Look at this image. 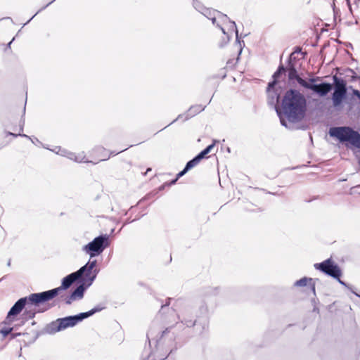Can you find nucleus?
<instances>
[{
	"label": "nucleus",
	"mask_w": 360,
	"mask_h": 360,
	"mask_svg": "<svg viewBox=\"0 0 360 360\" xmlns=\"http://www.w3.org/2000/svg\"><path fill=\"white\" fill-rule=\"evenodd\" d=\"M285 71L286 68L282 64H281L278 66L277 70L274 73L273 78L274 79H278L281 76V75L285 72Z\"/></svg>",
	"instance_id": "nucleus-23"
},
{
	"label": "nucleus",
	"mask_w": 360,
	"mask_h": 360,
	"mask_svg": "<svg viewBox=\"0 0 360 360\" xmlns=\"http://www.w3.org/2000/svg\"><path fill=\"white\" fill-rule=\"evenodd\" d=\"M200 313L202 314H205L207 311V308L205 305L204 304H202L200 307Z\"/></svg>",
	"instance_id": "nucleus-34"
},
{
	"label": "nucleus",
	"mask_w": 360,
	"mask_h": 360,
	"mask_svg": "<svg viewBox=\"0 0 360 360\" xmlns=\"http://www.w3.org/2000/svg\"><path fill=\"white\" fill-rule=\"evenodd\" d=\"M221 30L222 31L225 37L221 39V41L219 44V46L220 48H223L225 45H226L229 43L232 37V34L234 32H232V30H228V32H226L224 27H221Z\"/></svg>",
	"instance_id": "nucleus-19"
},
{
	"label": "nucleus",
	"mask_w": 360,
	"mask_h": 360,
	"mask_svg": "<svg viewBox=\"0 0 360 360\" xmlns=\"http://www.w3.org/2000/svg\"><path fill=\"white\" fill-rule=\"evenodd\" d=\"M105 308V304H99L88 311L82 312L73 316L58 318L47 325L46 328V332L50 334H54L57 332L65 330L68 328L74 327L84 319L93 316L97 312L101 311Z\"/></svg>",
	"instance_id": "nucleus-3"
},
{
	"label": "nucleus",
	"mask_w": 360,
	"mask_h": 360,
	"mask_svg": "<svg viewBox=\"0 0 360 360\" xmlns=\"http://www.w3.org/2000/svg\"><path fill=\"white\" fill-rule=\"evenodd\" d=\"M98 272L99 270L94 268L91 273L86 274L84 277L77 283L79 285L77 288L71 292V298L75 300H82L84 297V292L92 285Z\"/></svg>",
	"instance_id": "nucleus-10"
},
{
	"label": "nucleus",
	"mask_w": 360,
	"mask_h": 360,
	"mask_svg": "<svg viewBox=\"0 0 360 360\" xmlns=\"http://www.w3.org/2000/svg\"><path fill=\"white\" fill-rule=\"evenodd\" d=\"M172 124V123L171 122V123H169L168 125H166V127H163V129H166V127H168V126L171 125Z\"/></svg>",
	"instance_id": "nucleus-52"
},
{
	"label": "nucleus",
	"mask_w": 360,
	"mask_h": 360,
	"mask_svg": "<svg viewBox=\"0 0 360 360\" xmlns=\"http://www.w3.org/2000/svg\"><path fill=\"white\" fill-rule=\"evenodd\" d=\"M147 338H148V339H149V334L148 333L147 334ZM149 343H150V341H149Z\"/></svg>",
	"instance_id": "nucleus-59"
},
{
	"label": "nucleus",
	"mask_w": 360,
	"mask_h": 360,
	"mask_svg": "<svg viewBox=\"0 0 360 360\" xmlns=\"http://www.w3.org/2000/svg\"><path fill=\"white\" fill-rule=\"evenodd\" d=\"M216 140H214L213 143L209 146H207L205 149H203L201 152H200L197 156L199 158L200 160L204 159L206 155L211 152L212 149L214 147Z\"/></svg>",
	"instance_id": "nucleus-20"
},
{
	"label": "nucleus",
	"mask_w": 360,
	"mask_h": 360,
	"mask_svg": "<svg viewBox=\"0 0 360 360\" xmlns=\"http://www.w3.org/2000/svg\"><path fill=\"white\" fill-rule=\"evenodd\" d=\"M13 330V328L8 327V328H3L0 330V333L4 336L6 337L8 335H9Z\"/></svg>",
	"instance_id": "nucleus-25"
},
{
	"label": "nucleus",
	"mask_w": 360,
	"mask_h": 360,
	"mask_svg": "<svg viewBox=\"0 0 360 360\" xmlns=\"http://www.w3.org/2000/svg\"><path fill=\"white\" fill-rule=\"evenodd\" d=\"M349 71H350L351 72H352L353 74H354V72L352 69H349Z\"/></svg>",
	"instance_id": "nucleus-54"
},
{
	"label": "nucleus",
	"mask_w": 360,
	"mask_h": 360,
	"mask_svg": "<svg viewBox=\"0 0 360 360\" xmlns=\"http://www.w3.org/2000/svg\"><path fill=\"white\" fill-rule=\"evenodd\" d=\"M219 288H209L208 289L206 290V291L205 292V296L216 295L219 293Z\"/></svg>",
	"instance_id": "nucleus-24"
},
{
	"label": "nucleus",
	"mask_w": 360,
	"mask_h": 360,
	"mask_svg": "<svg viewBox=\"0 0 360 360\" xmlns=\"http://www.w3.org/2000/svg\"><path fill=\"white\" fill-rule=\"evenodd\" d=\"M287 70L289 80L295 79L300 84V82L301 81L300 79H303L299 76L297 69L291 60H289L288 62Z\"/></svg>",
	"instance_id": "nucleus-15"
},
{
	"label": "nucleus",
	"mask_w": 360,
	"mask_h": 360,
	"mask_svg": "<svg viewBox=\"0 0 360 360\" xmlns=\"http://www.w3.org/2000/svg\"><path fill=\"white\" fill-rule=\"evenodd\" d=\"M28 302V296L20 298L12 306L7 314V316L4 321L6 324H11L14 321L15 316L19 315L22 311L25 309Z\"/></svg>",
	"instance_id": "nucleus-12"
},
{
	"label": "nucleus",
	"mask_w": 360,
	"mask_h": 360,
	"mask_svg": "<svg viewBox=\"0 0 360 360\" xmlns=\"http://www.w3.org/2000/svg\"><path fill=\"white\" fill-rule=\"evenodd\" d=\"M330 136L335 138L347 148L351 146L360 149V134L349 126L333 127L329 129Z\"/></svg>",
	"instance_id": "nucleus-5"
},
{
	"label": "nucleus",
	"mask_w": 360,
	"mask_h": 360,
	"mask_svg": "<svg viewBox=\"0 0 360 360\" xmlns=\"http://www.w3.org/2000/svg\"><path fill=\"white\" fill-rule=\"evenodd\" d=\"M233 64H234V63H233V60H231V59H230V60H229L227 61V65H233Z\"/></svg>",
	"instance_id": "nucleus-42"
},
{
	"label": "nucleus",
	"mask_w": 360,
	"mask_h": 360,
	"mask_svg": "<svg viewBox=\"0 0 360 360\" xmlns=\"http://www.w3.org/2000/svg\"><path fill=\"white\" fill-rule=\"evenodd\" d=\"M171 300V298L167 299V302H166V304L162 305L160 311H162L165 307H168L169 305Z\"/></svg>",
	"instance_id": "nucleus-36"
},
{
	"label": "nucleus",
	"mask_w": 360,
	"mask_h": 360,
	"mask_svg": "<svg viewBox=\"0 0 360 360\" xmlns=\"http://www.w3.org/2000/svg\"><path fill=\"white\" fill-rule=\"evenodd\" d=\"M23 128H24V126L20 125V133L23 131Z\"/></svg>",
	"instance_id": "nucleus-47"
},
{
	"label": "nucleus",
	"mask_w": 360,
	"mask_h": 360,
	"mask_svg": "<svg viewBox=\"0 0 360 360\" xmlns=\"http://www.w3.org/2000/svg\"><path fill=\"white\" fill-rule=\"evenodd\" d=\"M10 264H11V261H8V266H9Z\"/></svg>",
	"instance_id": "nucleus-60"
},
{
	"label": "nucleus",
	"mask_w": 360,
	"mask_h": 360,
	"mask_svg": "<svg viewBox=\"0 0 360 360\" xmlns=\"http://www.w3.org/2000/svg\"><path fill=\"white\" fill-rule=\"evenodd\" d=\"M64 150H65L64 149H63V150H61V149L60 148V155H63V156L67 157V153H64V152H63Z\"/></svg>",
	"instance_id": "nucleus-41"
},
{
	"label": "nucleus",
	"mask_w": 360,
	"mask_h": 360,
	"mask_svg": "<svg viewBox=\"0 0 360 360\" xmlns=\"http://www.w3.org/2000/svg\"><path fill=\"white\" fill-rule=\"evenodd\" d=\"M277 82H278L277 79H274L272 82H269L268 84L266 91L276 90L275 86L277 84Z\"/></svg>",
	"instance_id": "nucleus-27"
},
{
	"label": "nucleus",
	"mask_w": 360,
	"mask_h": 360,
	"mask_svg": "<svg viewBox=\"0 0 360 360\" xmlns=\"http://www.w3.org/2000/svg\"><path fill=\"white\" fill-rule=\"evenodd\" d=\"M217 18H218L219 23L221 25L229 22L230 24L229 30H232V32H234L236 34V43L238 44V46H239L238 56L236 59V62H237L239 59V56L240 55L242 50H243L242 45H243V46L245 45L244 41H240L239 39L238 30L237 29L236 24L234 21L231 20L230 18L226 14H224V13H221L220 11H219L217 13Z\"/></svg>",
	"instance_id": "nucleus-13"
},
{
	"label": "nucleus",
	"mask_w": 360,
	"mask_h": 360,
	"mask_svg": "<svg viewBox=\"0 0 360 360\" xmlns=\"http://www.w3.org/2000/svg\"><path fill=\"white\" fill-rule=\"evenodd\" d=\"M172 124V123L171 122V123H169L168 125H166V127H163V129H166V127H168V126L171 125Z\"/></svg>",
	"instance_id": "nucleus-51"
},
{
	"label": "nucleus",
	"mask_w": 360,
	"mask_h": 360,
	"mask_svg": "<svg viewBox=\"0 0 360 360\" xmlns=\"http://www.w3.org/2000/svg\"><path fill=\"white\" fill-rule=\"evenodd\" d=\"M188 171V169H186V167H184L183 170H181V172H179L177 174V175H176V178H177V179H179L180 177L183 176H184V174H185Z\"/></svg>",
	"instance_id": "nucleus-32"
},
{
	"label": "nucleus",
	"mask_w": 360,
	"mask_h": 360,
	"mask_svg": "<svg viewBox=\"0 0 360 360\" xmlns=\"http://www.w3.org/2000/svg\"><path fill=\"white\" fill-rule=\"evenodd\" d=\"M97 264V261L96 259L89 260L84 266L80 267L77 271L68 274L65 276L61 281V285L49 290L43 291L44 293L42 297L48 298L50 301L56 297L62 290H65L68 289L74 283H79L82 278L84 277V275L88 273H91L92 269H94Z\"/></svg>",
	"instance_id": "nucleus-2"
},
{
	"label": "nucleus",
	"mask_w": 360,
	"mask_h": 360,
	"mask_svg": "<svg viewBox=\"0 0 360 360\" xmlns=\"http://www.w3.org/2000/svg\"><path fill=\"white\" fill-rule=\"evenodd\" d=\"M178 179L177 178H175L174 179H172L170 182H167V185L168 186H171V185H174L176 184V182L177 181Z\"/></svg>",
	"instance_id": "nucleus-38"
},
{
	"label": "nucleus",
	"mask_w": 360,
	"mask_h": 360,
	"mask_svg": "<svg viewBox=\"0 0 360 360\" xmlns=\"http://www.w3.org/2000/svg\"><path fill=\"white\" fill-rule=\"evenodd\" d=\"M55 0H52L51 1H50L49 4H47L46 6H44V7H42L41 9H39L29 20H27V22H25L24 24V25H27V23H29L39 12H41V11H43L44 9H45L46 7H48L50 4H51Z\"/></svg>",
	"instance_id": "nucleus-28"
},
{
	"label": "nucleus",
	"mask_w": 360,
	"mask_h": 360,
	"mask_svg": "<svg viewBox=\"0 0 360 360\" xmlns=\"http://www.w3.org/2000/svg\"><path fill=\"white\" fill-rule=\"evenodd\" d=\"M25 106L24 107V109H23V115H25Z\"/></svg>",
	"instance_id": "nucleus-55"
},
{
	"label": "nucleus",
	"mask_w": 360,
	"mask_h": 360,
	"mask_svg": "<svg viewBox=\"0 0 360 360\" xmlns=\"http://www.w3.org/2000/svg\"><path fill=\"white\" fill-rule=\"evenodd\" d=\"M21 335V333H16V334H12V335H11V339H13V338H15L16 336H18V335Z\"/></svg>",
	"instance_id": "nucleus-43"
},
{
	"label": "nucleus",
	"mask_w": 360,
	"mask_h": 360,
	"mask_svg": "<svg viewBox=\"0 0 360 360\" xmlns=\"http://www.w3.org/2000/svg\"><path fill=\"white\" fill-rule=\"evenodd\" d=\"M36 141H38V139H36V140H32V142H36Z\"/></svg>",
	"instance_id": "nucleus-56"
},
{
	"label": "nucleus",
	"mask_w": 360,
	"mask_h": 360,
	"mask_svg": "<svg viewBox=\"0 0 360 360\" xmlns=\"http://www.w3.org/2000/svg\"><path fill=\"white\" fill-rule=\"evenodd\" d=\"M276 111L280 117V122H281V125L286 128L290 129V127H288V125L287 121L281 117V112H278V110H276Z\"/></svg>",
	"instance_id": "nucleus-31"
},
{
	"label": "nucleus",
	"mask_w": 360,
	"mask_h": 360,
	"mask_svg": "<svg viewBox=\"0 0 360 360\" xmlns=\"http://www.w3.org/2000/svg\"><path fill=\"white\" fill-rule=\"evenodd\" d=\"M335 279H336V280H338V281L341 285H344V286H345V287H348L347 284L345 282H344L343 281H342V280L340 279V277H339V278H335Z\"/></svg>",
	"instance_id": "nucleus-37"
},
{
	"label": "nucleus",
	"mask_w": 360,
	"mask_h": 360,
	"mask_svg": "<svg viewBox=\"0 0 360 360\" xmlns=\"http://www.w3.org/2000/svg\"><path fill=\"white\" fill-rule=\"evenodd\" d=\"M356 79H359L360 80V77L352 76V80H356Z\"/></svg>",
	"instance_id": "nucleus-46"
},
{
	"label": "nucleus",
	"mask_w": 360,
	"mask_h": 360,
	"mask_svg": "<svg viewBox=\"0 0 360 360\" xmlns=\"http://www.w3.org/2000/svg\"><path fill=\"white\" fill-rule=\"evenodd\" d=\"M314 266L316 270L333 278H339L342 276V271L340 266L332 258H328L320 263H316Z\"/></svg>",
	"instance_id": "nucleus-11"
},
{
	"label": "nucleus",
	"mask_w": 360,
	"mask_h": 360,
	"mask_svg": "<svg viewBox=\"0 0 360 360\" xmlns=\"http://www.w3.org/2000/svg\"><path fill=\"white\" fill-rule=\"evenodd\" d=\"M316 281H318V279L313 280L311 278H308L307 277H303L301 279L296 281L294 283V286H295V287H304V286H306L307 285L309 281V282H312L313 281V283H310V286H311V288L312 291L314 292H315V282H316Z\"/></svg>",
	"instance_id": "nucleus-17"
},
{
	"label": "nucleus",
	"mask_w": 360,
	"mask_h": 360,
	"mask_svg": "<svg viewBox=\"0 0 360 360\" xmlns=\"http://www.w3.org/2000/svg\"><path fill=\"white\" fill-rule=\"evenodd\" d=\"M279 94L276 90L267 91V102L269 105L276 107L279 102Z\"/></svg>",
	"instance_id": "nucleus-16"
},
{
	"label": "nucleus",
	"mask_w": 360,
	"mask_h": 360,
	"mask_svg": "<svg viewBox=\"0 0 360 360\" xmlns=\"http://www.w3.org/2000/svg\"><path fill=\"white\" fill-rule=\"evenodd\" d=\"M73 301H75V300L71 298V295L65 298V302L66 304H70Z\"/></svg>",
	"instance_id": "nucleus-33"
},
{
	"label": "nucleus",
	"mask_w": 360,
	"mask_h": 360,
	"mask_svg": "<svg viewBox=\"0 0 360 360\" xmlns=\"http://www.w3.org/2000/svg\"><path fill=\"white\" fill-rule=\"evenodd\" d=\"M352 94L354 96H356L360 100V91L357 89H353Z\"/></svg>",
	"instance_id": "nucleus-35"
},
{
	"label": "nucleus",
	"mask_w": 360,
	"mask_h": 360,
	"mask_svg": "<svg viewBox=\"0 0 360 360\" xmlns=\"http://www.w3.org/2000/svg\"><path fill=\"white\" fill-rule=\"evenodd\" d=\"M193 6L194 8L198 11L199 12L201 13V11H203V8H205L201 4L200 2L198 1H195V0H193Z\"/></svg>",
	"instance_id": "nucleus-26"
},
{
	"label": "nucleus",
	"mask_w": 360,
	"mask_h": 360,
	"mask_svg": "<svg viewBox=\"0 0 360 360\" xmlns=\"http://www.w3.org/2000/svg\"><path fill=\"white\" fill-rule=\"evenodd\" d=\"M110 155H108V156L105 157V158H104L103 159H102L101 160H108V159L110 158Z\"/></svg>",
	"instance_id": "nucleus-50"
},
{
	"label": "nucleus",
	"mask_w": 360,
	"mask_h": 360,
	"mask_svg": "<svg viewBox=\"0 0 360 360\" xmlns=\"http://www.w3.org/2000/svg\"><path fill=\"white\" fill-rule=\"evenodd\" d=\"M110 236L108 234H101L94 238L93 240L84 245L82 250L90 257L89 260L93 257L99 256L103 252L110 246Z\"/></svg>",
	"instance_id": "nucleus-6"
},
{
	"label": "nucleus",
	"mask_w": 360,
	"mask_h": 360,
	"mask_svg": "<svg viewBox=\"0 0 360 360\" xmlns=\"http://www.w3.org/2000/svg\"><path fill=\"white\" fill-rule=\"evenodd\" d=\"M191 309L188 306H186L181 313V318L177 316L179 319H181V322L186 326L187 327H194L195 333L198 335H201L208 328V319L206 316H202L197 319H188V313Z\"/></svg>",
	"instance_id": "nucleus-8"
},
{
	"label": "nucleus",
	"mask_w": 360,
	"mask_h": 360,
	"mask_svg": "<svg viewBox=\"0 0 360 360\" xmlns=\"http://www.w3.org/2000/svg\"><path fill=\"white\" fill-rule=\"evenodd\" d=\"M44 293L36 292L28 295L27 305L22 314V322L32 319L37 314L44 313L53 307V304H47L48 298L42 297Z\"/></svg>",
	"instance_id": "nucleus-4"
},
{
	"label": "nucleus",
	"mask_w": 360,
	"mask_h": 360,
	"mask_svg": "<svg viewBox=\"0 0 360 360\" xmlns=\"http://www.w3.org/2000/svg\"><path fill=\"white\" fill-rule=\"evenodd\" d=\"M301 52H302L301 48L299 47V46H296L295 48V51H294L293 53H301Z\"/></svg>",
	"instance_id": "nucleus-39"
},
{
	"label": "nucleus",
	"mask_w": 360,
	"mask_h": 360,
	"mask_svg": "<svg viewBox=\"0 0 360 360\" xmlns=\"http://www.w3.org/2000/svg\"><path fill=\"white\" fill-rule=\"evenodd\" d=\"M20 125L25 126V119L22 118L20 121Z\"/></svg>",
	"instance_id": "nucleus-44"
},
{
	"label": "nucleus",
	"mask_w": 360,
	"mask_h": 360,
	"mask_svg": "<svg viewBox=\"0 0 360 360\" xmlns=\"http://www.w3.org/2000/svg\"><path fill=\"white\" fill-rule=\"evenodd\" d=\"M219 11H217V10H212V9H210V8H203V11H201V13L205 16L206 18H207L208 19H210V18H212L213 15H214L215 14L217 15V13Z\"/></svg>",
	"instance_id": "nucleus-22"
},
{
	"label": "nucleus",
	"mask_w": 360,
	"mask_h": 360,
	"mask_svg": "<svg viewBox=\"0 0 360 360\" xmlns=\"http://www.w3.org/2000/svg\"><path fill=\"white\" fill-rule=\"evenodd\" d=\"M200 161L201 160L199 159V158L197 155H195L193 159L187 162L185 167L186 168V169L189 171L193 167L196 166Z\"/></svg>",
	"instance_id": "nucleus-21"
},
{
	"label": "nucleus",
	"mask_w": 360,
	"mask_h": 360,
	"mask_svg": "<svg viewBox=\"0 0 360 360\" xmlns=\"http://www.w3.org/2000/svg\"><path fill=\"white\" fill-rule=\"evenodd\" d=\"M210 20H212V22L213 25H216L217 27H219L221 29V27H223L219 23V21L218 20V18H217V15L215 14L214 15H213L212 18H210Z\"/></svg>",
	"instance_id": "nucleus-29"
},
{
	"label": "nucleus",
	"mask_w": 360,
	"mask_h": 360,
	"mask_svg": "<svg viewBox=\"0 0 360 360\" xmlns=\"http://www.w3.org/2000/svg\"><path fill=\"white\" fill-rule=\"evenodd\" d=\"M14 40V38L7 44V46L8 47H10L11 46V44L12 43V41Z\"/></svg>",
	"instance_id": "nucleus-49"
},
{
	"label": "nucleus",
	"mask_w": 360,
	"mask_h": 360,
	"mask_svg": "<svg viewBox=\"0 0 360 360\" xmlns=\"http://www.w3.org/2000/svg\"><path fill=\"white\" fill-rule=\"evenodd\" d=\"M36 141H38V139H36V140H32V142H36Z\"/></svg>",
	"instance_id": "nucleus-58"
},
{
	"label": "nucleus",
	"mask_w": 360,
	"mask_h": 360,
	"mask_svg": "<svg viewBox=\"0 0 360 360\" xmlns=\"http://www.w3.org/2000/svg\"><path fill=\"white\" fill-rule=\"evenodd\" d=\"M300 85L311 90L314 94L320 97H324L333 90V84L326 82H322L320 77H314L309 79V81L300 79Z\"/></svg>",
	"instance_id": "nucleus-7"
},
{
	"label": "nucleus",
	"mask_w": 360,
	"mask_h": 360,
	"mask_svg": "<svg viewBox=\"0 0 360 360\" xmlns=\"http://www.w3.org/2000/svg\"><path fill=\"white\" fill-rule=\"evenodd\" d=\"M125 150H126V149H123V150H122L121 151H120V153H121V152H122V151H124ZM118 153H119V152H118V153L111 152V153H110V155H115L118 154Z\"/></svg>",
	"instance_id": "nucleus-45"
},
{
	"label": "nucleus",
	"mask_w": 360,
	"mask_h": 360,
	"mask_svg": "<svg viewBox=\"0 0 360 360\" xmlns=\"http://www.w3.org/2000/svg\"><path fill=\"white\" fill-rule=\"evenodd\" d=\"M6 134H7V136H12L13 137H17V136H22V137H25L27 139H31V138L29 136H27V135H26L25 134H22L20 132H19L18 134H14V133L8 131L6 133Z\"/></svg>",
	"instance_id": "nucleus-30"
},
{
	"label": "nucleus",
	"mask_w": 360,
	"mask_h": 360,
	"mask_svg": "<svg viewBox=\"0 0 360 360\" xmlns=\"http://www.w3.org/2000/svg\"><path fill=\"white\" fill-rule=\"evenodd\" d=\"M134 221V220H132V221H129V220L128 219V220H127V221L124 223V225H125V224H129V223H131V222H132V221Z\"/></svg>",
	"instance_id": "nucleus-48"
},
{
	"label": "nucleus",
	"mask_w": 360,
	"mask_h": 360,
	"mask_svg": "<svg viewBox=\"0 0 360 360\" xmlns=\"http://www.w3.org/2000/svg\"><path fill=\"white\" fill-rule=\"evenodd\" d=\"M172 124V123L171 122V123H169L168 125H166V127H163V129H166V127H168V126L171 125Z\"/></svg>",
	"instance_id": "nucleus-53"
},
{
	"label": "nucleus",
	"mask_w": 360,
	"mask_h": 360,
	"mask_svg": "<svg viewBox=\"0 0 360 360\" xmlns=\"http://www.w3.org/2000/svg\"><path fill=\"white\" fill-rule=\"evenodd\" d=\"M64 153H67V158L70 160H74L77 162H86L85 160V155L84 152L79 153H75L68 150H64Z\"/></svg>",
	"instance_id": "nucleus-18"
},
{
	"label": "nucleus",
	"mask_w": 360,
	"mask_h": 360,
	"mask_svg": "<svg viewBox=\"0 0 360 360\" xmlns=\"http://www.w3.org/2000/svg\"><path fill=\"white\" fill-rule=\"evenodd\" d=\"M281 108L288 121L294 124L302 121L307 112V100L299 91L290 89L283 97Z\"/></svg>",
	"instance_id": "nucleus-1"
},
{
	"label": "nucleus",
	"mask_w": 360,
	"mask_h": 360,
	"mask_svg": "<svg viewBox=\"0 0 360 360\" xmlns=\"http://www.w3.org/2000/svg\"><path fill=\"white\" fill-rule=\"evenodd\" d=\"M334 86H333V92L331 95V100L334 108H339L347 98V88L346 81L338 77L333 76Z\"/></svg>",
	"instance_id": "nucleus-9"
},
{
	"label": "nucleus",
	"mask_w": 360,
	"mask_h": 360,
	"mask_svg": "<svg viewBox=\"0 0 360 360\" xmlns=\"http://www.w3.org/2000/svg\"><path fill=\"white\" fill-rule=\"evenodd\" d=\"M205 106H203L202 105H200V104H196V105H191L185 113L179 115L178 117L174 120H173L172 122V123H174L176 120L183 119V118H184V121L188 120L190 118L198 115L200 112L203 111L205 110Z\"/></svg>",
	"instance_id": "nucleus-14"
},
{
	"label": "nucleus",
	"mask_w": 360,
	"mask_h": 360,
	"mask_svg": "<svg viewBox=\"0 0 360 360\" xmlns=\"http://www.w3.org/2000/svg\"><path fill=\"white\" fill-rule=\"evenodd\" d=\"M36 141H38V139H36V140H32V142H36Z\"/></svg>",
	"instance_id": "nucleus-57"
},
{
	"label": "nucleus",
	"mask_w": 360,
	"mask_h": 360,
	"mask_svg": "<svg viewBox=\"0 0 360 360\" xmlns=\"http://www.w3.org/2000/svg\"><path fill=\"white\" fill-rule=\"evenodd\" d=\"M165 186H168V185H167V182H166V183H165L164 184H162V186H160V188H159V189H160V191H162V190H163V189L165 188Z\"/></svg>",
	"instance_id": "nucleus-40"
}]
</instances>
